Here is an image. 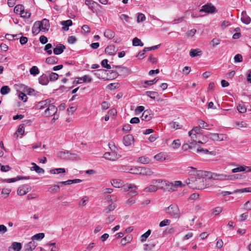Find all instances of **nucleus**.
Wrapping results in <instances>:
<instances>
[{"label": "nucleus", "instance_id": "1", "mask_svg": "<svg viewBox=\"0 0 251 251\" xmlns=\"http://www.w3.org/2000/svg\"><path fill=\"white\" fill-rule=\"evenodd\" d=\"M195 180H186L185 183L190 188L193 189H203L211 185L209 183L210 180L203 176H198Z\"/></svg>", "mask_w": 251, "mask_h": 251}, {"label": "nucleus", "instance_id": "2", "mask_svg": "<svg viewBox=\"0 0 251 251\" xmlns=\"http://www.w3.org/2000/svg\"><path fill=\"white\" fill-rule=\"evenodd\" d=\"M208 141L207 138H203L202 141L193 140L190 142V150L195 151V153L198 155L205 154L208 153V151L206 149H203L199 146L198 144H204Z\"/></svg>", "mask_w": 251, "mask_h": 251}, {"label": "nucleus", "instance_id": "3", "mask_svg": "<svg viewBox=\"0 0 251 251\" xmlns=\"http://www.w3.org/2000/svg\"><path fill=\"white\" fill-rule=\"evenodd\" d=\"M108 145L111 151L105 152L103 155V157L106 159L111 161H115L119 158L118 155L115 151L116 147L112 143H109Z\"/></svg>", "mask_w": 251, "mask_h": 251}, {"label": "nucleus", "instance_id": "4", "mask_svg": "<svg viewBox=\"0 0 251 251\" xmlns=\"http://www.w3.org/2000/svg\"><path fill=\"white\" fill-rule=\"evenodd\" d=\"M185 184L186 183H183L180 181L174 182V194L175 196H179L182 193Z\"/></svg>", "mask_w": 251, "mask_h": 251}, {"label": "nucleus", "instance_id": "5", "mask_svg": "<svg viewBox=\"0 0 251 251\" xmlns=\"http://www.w3.org/2000/svg\"><path fill=\"white\" fill-rule=\"evenodd\" d=\"M159 180L154 179L152 181V183L149 186L144 188V191L146 193L155 192L159 189V183H161Z\"/></svg>", "mask_w": 251, "mask_h": 251}, {"label": "nucleus", "instance_id": "6", "mask_svg": "<svg viewBox=\"0 0 251 251\" xmlns=\"http://www.w3.org/2000/svg\"><path fill=\"white\" fill-rule=\"evenodd\" d=\"M217 9L211 3H208L203 5L200 10V12H204L207 13H214L217 12Z\"/></svg>", "mask_w": 251, "mask_h": 251}, {"label": "nucleus", "instance_id": "7", "mask_svg": "<svg viewBox=\"0 0 251 251\" xmlns=\"http://www.w3.org/2000/svg\"><path fill=\"white\" fill-rule=\"evenodd\" d=\"M51 100L47 99L44 100L39 101L36 104V109L40 110H45L51 104Z\"/></svg>", "mask_w": 251, "mask_h": 251}, {"label": "nucleus", "instance_id": "8", "mask_svg": "<svg viewBox=\"0 0 251 251\" xmlns=\"http://www.w3.org/2000/svg\"><path fill=\"white\" fill-rule=\"evenodd\" d=\"M186 171L190 175L197 176H203L205 173L201 170H198L196 168L192 167H188L186 168Z\"/></svg>", "mask_w": 251, "mask_h": 251}, {"label": "nucleus", "instance_id": "9", "mask_svg": "<svg viewBox=\"0 0 251 251\" xmlns=\"http://www.w3.org/2000/svg\"><path fill=\"white\" fill-rule=\"evenodd\" d=\"M57 111V108L53 105L52 103L46 108L43 113V114L46 117H50L55 115Z\"/></svg>", "mask_w": 251, "mask_h": 251}, {"label": "nucleus", "instance_id": "10", "mask_svg": "<svg viewBox=\"0 0 251 251\" xmlns=\"http://www.w3.org/2000/svg\"><path fill=\"white\" fill-rule=\"evenodd\" d=\"M201 133V129L199 126H195L188 132L189 137L193 140H197L198 139V135Z\"/></svg>", "mask_w": 251, "mask_h": 251}, {"label": "nucleus", "instance_id": "11", "mask_svg": "<svg viewBox=\"0 0 251 251\" xmlns=\"http://www.w3.org/2000/svg\"><path fill=\"white\" fill-rule=\"evenodd\" d=\"M231 172L233 173H236L240 172L249 173L251 172V167L245 165H237V167L233 168L231 170Z\"/></svg>", "mask_w": 251, "mask_h": 251}, {"label": "nucleus", "instance_id": "12", "mask_svg": "<svg viewBox=\"0 0 251 251\" xmlns=\"http://www.w3.org/2000/svg\"><path fill=\"white\" fill-rule=\"evenodd\" d=\"M208 136L209 138L213 141H224L226 138L224 135L217 133H209Z\"/></svg>", "mask_w": 251, "mask_h": 251}, {"label": "nucleus", "instance_id": "13", "mask_svg": "<svg viewBox=\"0 0 251 251\" xmlns=\"http://www.w3.org/2000/svg\"><path fill=\"white\" fill-rule=\"evenodd\" d=\"M123 142L125 146H131L134 144V138L131 134H127L124 136Z\"/></svg>", "mask_w": 251, "mask_h": 251}, {"label": "nucleus", "instance_id": "14", "mask_svg": "<svg viewBox=\"0 0 251 251\" xmlns=\"http://www.w3.org/2000/svg\"><path fill=\"white\" fill-rule=\"evenodd\" d=\"M85 4L88 6V8L93 12H95L98 7L100 6V5L97 2L92 0H86Z\"/></svg>", "mask_w": 251, "mask_h": 251}, {"label": "nucleus", "instance_id": "15", "mask_svg": "<svg viewBox=\"0 0 251 251\" xmlns=\"http://www.w3.org/2000/svg\"><path fill=\"white\" fill-rule=\"evenodd\" d=\"M240 175H227L226 174H218L217 176H218V179L220 180H233L234 179H237L239 178V176Z\"/></svg>", "mask_w": 251, "mask_h": 251}, {"label": "nucleus", "instance_id": "16", "mask_svg": "<svg viewBox=\"0 0 251 251\" xmlns=\"http://www.w3.org/2000/svg\"><path fill=\"white\" fill-rule=\"evenodd\" d=\"M140 175L143 176H151L153 175L152 170L149 168L139 167Z\"/></svg>", "mask_w": 251, "mask_h": 251}, {"label": "nucleus", "instance_id": "17", "mask_svg": "<svg viewBox=\"0 0 251 251\" xmlns=\"http://www.w3.org/2000/svg\"><path fill=\"white\" fill-rule=\"evenodd\" d=\"M39 24L41 31H47L49 30L50 24L48 20L44 19L40 22L39 21Z\"/></svg>", "mask_w": 251, "mask_h": 251}, {"label": "nucleus", "instance_id": "18", "mask_svg": "<svg viewBox=\"0 0 251 251\" xmlns=\"http://www.w3.org/2000/svg\"><path fill=\"white\" fill-rule=\"evenodd\" d=\"M234 125L238 129H246L249 126L248 124L246 122L243 121H235Z\"/></svg>", "mask_w": 251, "mask_h": 251}, {"label": "nucleus", "instance_id": "19", "mask_svg": "<svg viewBox=\"0 0 251 251\" xmlns=\"http://www.w3.org/2000/svg\"><path fill=\"white\" fill-rule=\"evenodd\" d=\"M31 189L27 186L23 185L20 186L17 190V194L20 196H24L30 191Z\"/></svg>", "mask_w": 251, "mask_h": 251}, {"label": "nucleus", "instance_id": "20", "mask_svg": "<svg viewBox=\"0 0 251 251\" xmlns=\"http://www.w3.org/2000/svg\"><path fill=\"white\" fill-rule=\"evenodd\" d=\"M161 183H159V189H162L164 190H169L171 188L172 183L169 182L167 180L159 179Z\"/></svg>", "mask_w": 251, "mask_h": 251}, {"label": "nucleus", "instance_id": "21", "mask_svg": "<svg viewBox=\"0 0 251 251\" xmlns=\"http://www.w3.org/2000/svg\"><path fill=\"white\" fill-rule=\"evenodd\" d=\"M240 19L244 24L246 25L249 24L251 21L250 17L247 15L245 11L242 12L240 15Z\"/></svg>", "mask_w": 251, "mask_h": 251}, {"label": "nucleus", "instance_id": "22", "mask_svg": "<svg viewBox=\"0 0 251 251\" xmlns=\"http://www.w3.org/2000/svg\"><path fill=\"white\" fill-rule=\"evenodd\" d=\"M74 154H72V153H70L68 151H61L58 153V156L63 159H73L74 158L73 155Z\"/></svg>", "mask_w": 251, "mask_h": 251}, {"label": "nucleus", "instance_id": "23", "mask_svg": "<svg viewBox=\"0 0 251 251\" xmlns=\"http://www.w3.org/2000/svg\"><path fill=\"white\" fill-rule=\"evenodd\" d=\"M22 249V245L20 243L14 242L9 247L8 251H20Z\"/></svg>", "mask_w": 251, "mask_h": 251}, {"label": "nucleus", "instance_id": "24", "mask_svg": "<svg viewBox=\"0 0 251 251\" xmlns=\"http://www.w3.org/2000/svg\"><path fill=\"white\" fill-rule=\"evenodd\" d=\"M111 185L115 188H121L124 186V181L119 179H113L111 180Z\"/></svg>", "mask_w": 251, "mask_h": 251}, {"label": "nucleus", "instance_id": "25", "mask_svg": "<svg viewBox=\"0 0 251 251\" xmlns=\"http://www.w3.org/2000/svg\"><path fill=\"white\" fill-rule=\"evenodd\" d=\"M117 50H118L113 45L108 46L105 49V52L110 55H115Z\"/></svg>", "mask_w": 251, "mask_h": 251}, {"label": "nucleus", "instance_id": "26", "mask_svg": "<svg viewBox=\"0 0 251 251\" xmlns=\"http://www.w3.org/2000/svg\"><path fill=\"white\" fill-rule=\"evenodd\" d=\"M78 80L76 81V84H79L82 82H91L92 81V78L89 75H85L82 77L76 78Z\"/></svg>", "mask_w": 251, "mask_h": 251}, {"label": "nucleus", "instance_id": "27", "mask_svg": "<svg viewBox=\"0 0 251 251\" xmlns=\"http://www.w3.org/2000/svg\"><path fill=\"white\" fill-rule=\"evenodd\" d=\"M152 118V114L150 111H144L142 114L141 119L142 121H149Z\"/></svg>", "mask_w": 251, "mask_h": 251}, {"label": "nucleus", "instance_id": "28", "mask_svg": "<svg viewBox=\"0 0 251 251\" xmlns=\"http://www.w3.org/2000/svg\"><path fill=\"white\" fill-rule=\"evenodd\" d=\"M244 193H251V187H246L234 190L232 193L241 196Z\"/></svg>", "mask_w": 251, "mask_h": 251}, {"label": "nucleus", "instance_id": "29", "mask_svg": "<svg viewBox=\"0 0 251 251\" xmlns=\"http://www.w3.org/2000/svg\"><path fill=\"white\" fill-rule=\"evenodd\" d=\"M183 127V122L181 119L177 118L174 121V129L178 130Z\"/></svg>", "mask_w": 251, "mask_h": 251}, {"label": "nucleus", "instance_id": "30", "mask_svg": "<svg viewBox=\"0 0 251 251\" xmlns=\"http://www.w3.org/2000/svg\"><path fill=\"white\" fill-rule=\"evenodd\" d=\"M37 244L34 241H31L25 245V251H32L36 247Z\"/></svg>", "mask_w": 251, "mask_h": 251}, {"label": "nucleus", "instance_id": "31", "mask_svg": "<svg viewBox=\"0 0 251 251\" xmlns=\"http://www.w3.org/2000/svg\"><path fill=\"white\" fill-rule=\"evenodd\" d=\"M30 178V177L29 176H26L25 177H21V176H18L16 177L13 178H8L6 179H4L3 180V181H5L7 183H11V182H14L18 180L25 179H29Z\"/></svg>", "mask_w": 251, "mask_h": 251}, {"label": "nucleus", "instance_id": "32", "mask_svg": "<svg viewBox=\"0 0 251 251\" xmlns=\"http://www.w3.org/2000/svg\"><path fill=\"white\" fill-rule=\"evenodd\" d=\"M137 162L143 164H149L151 162V159L146 156H142L138 158Z\"/></svg>", "mask_w": 251, "mask_h": 251}, {"label": "nucleus", "instance_id": "33", "mask_svg": "<svg viewBox=\"0 0 251 251\" xmlns=\"http://www.w3.org/2000/svg\"><path fill=\"white\" fill-rule=\"evenodd\" d=\"M31 165L33 166L30 168L31 171H35L38 174H44L45 171L43 169L40 168L35 163H32Z\"/></svg>", "mask_w": 251, "mask_h": 251}, {"label": "nucleus", "instance_id": "34", "mask_svg": "<svg viewBox=\"0 0 251 251\" xmlns=\"http://www.w3.org/2000/svg\"><path fill=\"white\" fill-rule=\"evenodd\" d=\"M115 35V33L111 29H107L104 32V36L109 39H113Z\"/></svg>", "mask_w": 251, "mask_h": 251}, {"label": "nucleus", "instance_id": "35", "mask_svg": "<svg viewBox=\"0 0 251 251\" xmlns=\"http://www.w3.org/2000/svg\"><path fill=\"white\" fill-rule=\"evenodd\" d=\"M65 47L64 46L60 44L56 46L53 50V52L55 54L59 55L63 52Z\"/></svg>", "mask_w": 251, "mask_h": 251}, {"label": "nucleus", "instance_id": "36", "mask_svg": "<svg viewBox=\"0 0 251 251\" xmlns=\"http://www.w3.org/2000/svg\"><path fill=\"white\" fill-rule=\"evenodd\" d=\"M39 21H37L34 23L33 26L32 28V32L33 34L36 35L39 33L40 31H41L40 29V25H39Z\"/></svg>", "mask_w": 251, "mask_h": 251}, {"label": "nucleus", "instance_id": "37", "mask_svg": "<svg viewBox=\"0 0 251 251\" xmlns=\"http://www.w3.org/2000/svg\"><path fill=\"white\" fill-rule=\"evenodd\" d=\"M117 204L116 202H111V203L109 204L104 209V211L106 213H108L110 212L113 211L117 207Z\"/></svg>", "mask_w": 251, "mask_h": 251}, {"label": "nucleus", "instance_id": "38", "mask_svg": "<svg viewBox=\"0 0 251 251\" xmlns=\"http://www.w3.org/2000/svg\"><path fill=\"white\" fill-rule=\"evenodd\" d=\"M181 215V213L177 205L174 207V219L178 220Z\"/></svg>", "mask_w": 251, "mask_h": 251}, {"label": "nucleus", "instance_id": "39", "mask_svg": "<svg viewBox=\"0 0 251 251\" xmlns=\"http://www.w3.org/2000/svg\"><path fill=\"white\" fill-rule=\"evenodd\" d=\"M66 172V170L63 168H59L56 169H52L50 170V173L51 174L56 175L59 174L61 173H65Z\"/></svg>", "mask_w": 251, "mask_h": 251}, {"label": "nucleus", "instance_id": "40", "mask_svg": "<svg viewBox=\"0 0 251 251\" xmlns=\"http://www.w3.org/2000/svg\"><path fill=\"white\" fill-rule=\"evenodd\" d=\"M105 200L108 202H116L118 200V197L115 195H108L106 196Z\"/></svg>", "mask_w": 251, "mask_h": 251}, {"label": "nucleus", "instance_id": "41", "mask_svg": "<svg viewBox=\"0 0 251 251\" xmlns=\"http://www.w3.org/2000/svg\"><path fill=\"white\" fill-rule=\"evenodd\" d=\"M189 54L191 57L200 56L202 54V51L200 49L191 50Z\"/></svg>", "mask_w": 251, "mask_h": 251}, {"label": "nucleus", "instance_id": "42", "mask_svg": "<svg viewBox=\"0 0 251 251\" xmlns=\"http://www.w3.org/2000/svg\"><path fill=\"white\" fill-rule=\"evenodd\" d=\"M61 25L63 26V29L67 31L69 29V27L72 25V21L71 20L64 21L61 22Z\"/></svg>", "mask_w": 251, "mask_h": 251}, {"label": "nucleus", "instance_id": "43", "mask_svg": "<svg viewBox=\"0 0 251 251\" xmlns=\"http://www.w3.org/2000/svg\"><path fill=\"white\" fill-rule=\"evenodd\" d=\"M154 158L157 161L162 162L165 160L166 157L164 153L160 152L154 155Z\"/></svg>", "mask_w": 251, "mask_h": 251}, {"label": "nucleus", "instance_id": "44", "mask_svg": "<svg viewBox=\"0 0 251 251\" xmlns=\"http://www.w3.org/2000/svg\"><path fill=\"white\" fill-rule=\"evenodd\" d=\"M45 237V234L44 233H37L31 237V239L33 241L34 240H41Z\"/></svg>", "mask_w": 251, "mask_h": 251}, {"label": "nucleus", "instance_id": "45", "mask_svg": "<svg viewBox=\"0 0 251 251\" xmlns=\"http://www.w3.org/2000/svg\"><path fill=\"white\" fill-rule=\"evenodd\" d=\"M151 233V230L149 229L146 232L142 234L140 237L141 242L143 243L145 242Z\"/></svg>", "mask_w": 251, "mask_h": 251}, {"label": "nucleus", "instance_id": "46", "mask_svg": "<svg viewBox=\"0 0 251 251\" xmlns=\"http://www.w3.org/2000/svg\"><path fill=\"white\" fill-rule=\"evenodd\" d=\"M132 240V237L130 236H126L122 238L121 240V244L123 246H125L126 243H130Z\"/></svg>", "mask_w": 251, "mask_h": 251}, {"label": "nucleus", "instance_id": "47", "mask_svg": "<svg viewBox=\"0 0 251 251\" xmlns=\"http://www.w3.org/2000/svg\"><path fill=\"white\" fill-rule=\"evenodd\" d=\"M39 82L42 85H47L49 83L48 78L46 75H42L39 78Z\"/></svg>", "mask_w": 251, "mask_h": 251}, {"label": "nucleus", "instance_id": "48", "mask_svg": "<svg viewBox=\"0 0 251 251\" xmlns=\"http://www.w3.org/2000/svg\"><path fill=\"white\" fill-rule=\"evenodd\" d=\"M29 73L30 75L35 76L39 74V70L37 66H34L30 68Z\"/></svg>", "mask_w": 251, "mask_h": 251}, {"label": "nucleus", "instance_id": "49", "mask_svg": "<svg viewBox=\"0 0 251 251\" xmlns=\"http://www.w3.org/2000/svg\"><path fill=\"white\" fill-rule=\"evenodd\" d=\"M49 191L51 193H57L60 191V186L59 185H53L49 188Z\"/></svg>", "mask_w": 251, "mask_h": 251}, {"label": "nucleus", "instance_id": "50", "mask_svg": "<svg viewBox=\"0 0 251 251\" xmlns=\"http://www.w3.org/2000/svg\"><path fill=\"white\" fill-rule=\"evenodd\" d=\"M46 245L50 247V251H59V248L56 246L55 243H48Z\"/></svg>", "mask_w": 251, "mask_h": 251}, {"label": "nucleus", "instance_id": "51", "mask_svg": "<svg viewBox=\"0 0 251 251\" xmlns=\"http://www.w3.org/2000/svg\"><path fill=\"white\" fill-rule=\"evenodd\" d=\"M24 9V7L23 5L21 4H18L15 7L14 11L15 13L20 15L22 11H23Z\"/></svg>", "mask_w": 251, "mask_h": 251}, {"label": "nucleus", "instance_id": "52", "mask_svg": "<svg viewBox=\"0 0 251 251\" xmlns=\"http://www.w3.org/2000/svg\"><path fill=\"white\" fill-rule=\"evenodd\" d=\"M171 223H172V221L171 220L164 219L159 223V226L160 227H162L170 225Z\"/></svg>", "mask_w": 251, "mask_h": 251}, {"label": "nucleus", "instance_id": "53", "mask_svg": "<svg viewBox=\"0 0 251 251\" xmlns=\"http://www.w3.org/2000/svg\"><path fill=\"white\" fill-rule=\"evenodd\" d=\"M89 198L87 196L83 197L79 202V205L80 207H83L87 204V202L88 201Z\"/></svg>", "mask_w": 251, "mask_h": 251}, {"label": "nucleus", "instance_id": "54", "mask_svg": "<svg viewBox=\"0 0 251 251\" xmlns=\"http://www.w3.org/2000/svg\"><path fill=\"white\" fill-rule=\"evenodd\" d=\"M234 63H240L243 61V56L241 54H236L233 58Z\"/></svg>", "mask_w": 251, "mask_h": 251}, {"label": "nucleus", "instance_id": "55", "mask_svg": "<svg viewBox=\"0 0 251 251\" xmlns=\"http://www.w3.org/2000/svg\"><path fill=\"white\" fill-rule=\"evenodd\" d=\"M132 44L134 46H144V44L141 42V40L138 39L137 37H135L134 38H133V39L132 40Z\"/></svg>", "mask_w": 251, "mask_h": 251}, {"label": "nucleus", "instance_id": "56", "mask_svg": "<svg viewBox=\"0 0 251 251\" xmlns=\"http://www.w3.org/2000/svg\"><path fill=\"white\" fill-rule=\"evenodd\" d=\"M223 211V208L220 206L215 207L212 210V213L215 216L219 215Z\"/></svg>", "mask_w": 251, "mask_h": 251}, {"label": "nucleus", "instance_id": "57", "mask_svg": "<svg viewBox=\"0 0 251 251\" xmlns=\"http://www.w3.org/2000/svg\"><path fill=\"white\" fill-rule=\"evenodd\" d=\"M243 208L245 210L250 211L251 210V199L247 201L243 204Z\"/></svg>", "mask_w": 251, "mask_h": 251}, {"label": "nucleus", "instance_id": "58", "mask_svg": "<svg viewBox=\"0 0 251 251\" xmlns=\"http://www.w3.org/2000/svg\"><path fill=\"white\" fill-rule=\"evenodd\" d=\"M197 32L196 29H192L190 30H189L186 33V35L188 38H192L194 36L196 33Z\"/></svg>", "mask_w": 251, "mask_h": 251}, {"label": "nucleus", "instance_id": "59", "mask_svg": "<svg viewBox=\"0 0 251 251\" xmlns=\"http://www.w3.org/2000/svg\"><path fill=\"white\" fill-rule=\"evenodd\" d=\"M21 17L23 18L28 19L30 17L31 14L27 10H25V8L20 14Z\"/></svg>", "mask_w": 251, "mask_h": 251}, {"label": "nucleus", "instance_id": "60", "mask_svg": "<svg viewBox=\"0 0 251 251\" xmlns=\"http://www.w3.org/2000/svg\"><path fill=\"white\" fill-rule=\"evenodd\" d=\"M25 132V126L24 124H21L19 125L18 128L17 130V134L21 135H23Z\"/></svg>", "mask_w": 251, "mask_h": 251}, {"label": "nucleus", "instance_id": "61", "mask_svg": "<svg viewBox=\"0 0 251 251\" xmlns=\"http://www.w3.org/2000/svg\"><path fill=\"white\" fill-rule=\"evenodd\" d=\"M146 20V16L143 13H138L137 18V22L139 23L140 22H144Z\"/></svg>", "mask_w": 251, "mask_h": 251}, {"label": "nucleus", "instance_id": "62", "mask_svg": "<svg viewBox=\"0 0 251 251\" xmlns=\"http://www.w3.org/2000/svg\"><path fill=\"white\" fill-rule=\"evenodd\" d=\"M137 187L135 185V187L130 189V192L127 194L129 196H135L138 195V192L136 191Z\"/></svg>", "mask_w": 251, "mask_h": 251}, {"label": "nucleus", "instance_id": "63", "mask_svg": "<svg viewBox=\"0 0 251 251\" xmlns=\"http://www.w3.org/2000/svg\"><path fill=\"white\" fill-rule=\"evenodd\" d=\"M10 91V89L7 86H4L0 89V93L2 95H6L9 93Z\"/></svg>", "mask_w": 251, "mask_h": 251}, {"label": "nucleus", "instance_id": "64", "mask_svg": "<svg viewBox=\"0 0 251 251\" xmlns=\"http://www.w3.org/2000/svg\"><path fill=\"white\" fill-rule=\"evenodd\" d=\"M191 68L188 66L183 67L180 72L184 75H188L191 72Z\"/></svg>", "mask_w": 251, "mask_h": 251}]
</instances>
